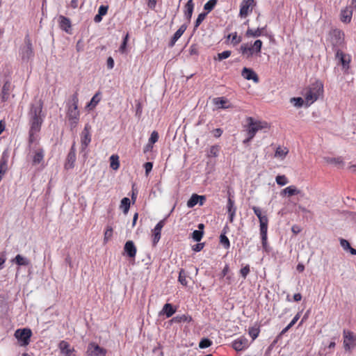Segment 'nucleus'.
Here are the masks:
<instances>
[{"mask_svg": "<svg viewBox=\"0 0 356 356\" xmlns=\"http://www.w3.org/2000/svg\"><path fill=\"white\" fill-rule=\"evenodd\" d=\"M340 245L343 250L349 252L352 255H356V250L350 246V243L347 240L341 238L340 240Z\"/></svg>", "mask_w": 356, "mask_h": 356, "instance_id": "c756f323", "label": "nucleus"}, {"mask_svg": "<svg viewBox=\"0 0 356 356\" xmlns=\"http://www.w3.org/2000/svg\"><path fill=\"white\" fill-rule=\"evenodd\" d=\"M330 40L334 47H338L343 44L344 40L343 33L338 29L330 32Z\"/></svg>", "mask_w": 356, "mask_h": 356, "instance_id": "1a4fd4ad", "label": "nucleus"}, {"mask_svg": "<svg viewBox=\"0 0 356 356\" xmlns=\"http://www.w3.org/2000/svg\"><path fill=\"white\" fill-rule=\"evenodd\" d=\"M106 354L107 350L95 342H91L88 345L87 356H106Z\"/></svg>", "mask_w": 356, "mask_h": 356, "instance_id": "0eeeda50", "label": "nucleus"}, {"mask_svg": "<svg viewBox=\"0 0 356 356\" xmlns=\"http://www.w3.org/2000/svg\"><path fill=\"white\" fill-rule=\"evenodd\" d=\"M254 6V0H243L240 6L239 16L241 17H246L252 13Z\"/></svg>", "mask_w": 356, "mask_h": 356, "instance_id": "6e6552de", "label": "nucleus"}, {"mask_svg": "<svg viewBox=\"0 0 356 356\" xmlns=\"http://www.w3.org/2000/svg\"><path fill=\"white\" fill-rule=\"evenodd\" d=\"M220 152V147L218 145H213L210 147L208 152V156L216 157L218 156Z\"/></svg>", "mask_w": 356, "mask_h": 356, "instance_id": "49530a36", "label": "nucleus"}, {"mask_svg": "<svg viewBox=\"0 0 356 356\" xmlns=\"http://www.w3.org/2000/svg\"><path fill=\"white\" fill-rule=\"evenodd\" d=\"M7 163H8V158L6 157V156L3 154L0 160V181L1 180L3 176L7 171V169H8Z\"/></svg>", "mask_w": 356, "mask_h": 356, "instance_id": "7c9ffc66", "label": "nucleus"}, {"mask_svg": "<svg viewBox=\"0 0 356 356\" xmlns=\"http://www.w3.org/2000/svg\"><path fill=\"white\" fill-rule=\"evenodd\" d=\"M58 348L63 356H77L76 351L66 341H61L58 344Z\"/></svg>", "mask_w": 356, "mask_h": 356, "instance_id": "9b49d317", "label": "nucleus"}, {"mask_svg": "<svg viewBox=\"0 0 356 356\" xmlns=\"http://www.w3.org/2000/svg\"><path fill=\"white\" fill-rule=\"evenodd\" d=\"M206 16H207V13H203L198 15L197 18L195 23V28H197L201 24V23L205 19Z\"/></svg>", "mask_w": 356, "mask_h": 356, "instance_id": "5fc2aeb1", "label": "nucleus"}, {"mask_svg": "<svg viewBox=\"0 0 356 356\" xmlns=\"http://www.w3.org/2000/svg\"><path fill=\"white\" fill-rule=\"evenodd\" d=\"M127 40H128V35H126V36L124 37V38L123 40L122 44L120 45V51L121 52L124 51V49L127 47Z\"/></svg>", "mask_w": 356, "mask_h": 356, "instance_id": "69168bd1", "label": "nucleus"}, {"mask_svg": "<svg viewBox=\"0 0 356 356\" xmlns=\"http://www.w3.org/2000/svg\"><path fill=\"white\" fill-rule=\"evenodd\" d=\"M230 56H231L230 51H224L218 54V59L219 60H222L223 59H226V58H229Z\"/></svg>", "mask_w": 356, "mask_h": 356, "instance_id": "bf43d9fd", "label": "nucleus"}, {"mask_svg": "<svg viewBox=\"0 0 356 356\" xmlns=\"http://www.w3.org/2000/svg\"><path fill=\"white\" fill-rule=\"evenodd\" d=\"M241 74L243 77L247 80H252L254 83L259 82L257 74L250 68L244 67L242 70Z\"/></svg>", "mask_w": 356, "mask_h": 356, "instance_id": "4468645a", "label": "nucleus"}, {"mask_svg": "<svg viewBox=\"0 0 356 356\" xmlns=\"http://www.w3.org/2000/svg\"><path fill=\"white\" fill-rule=\"evenodd\" d=\"M259 220L260 225V234H267L268 231V220L267 216L261 218Z\"/></svg>", "mask_w": 356, "mask_h": 356, "instance_id": "e433bc0d", "label": "nucleus"}, {"mask_svg": "<svg viewBox=\"0 0 356 356\" xmlns=\"http://www.w3.org/2000/svg\"><path fill=\"white\" fill-rule=\"evenodd\" d=\"M262 44L263 43L261 40H257L252 45L250 46L252 56L254 54H258L261 52Z\"/></svg>", "mask_w": 356, "mask_h": 356, "instance_id": "c85d7f7f", "label": "nucleus"}, {"mask_svg": "<svg viewBox=\"0 0 356 356\" xmlns=\"http://www.w3.org/2000/svg\"><path fill=\"white\" fill-rule=\"evenodd\" d=\"M352 15L353 11L349 7H346L341 11V19L344 23H349L351 21Z\"/></svg>", "mask_w": 356, "mask_h": 356, "instance_id": "aec40b11", "label": "nucleus"}, {"mask_svg": "<svg viewBox=\"0 0 356 356\" xmlns=\"http://www.w3.org/2000/svg\"><path fill=\"white\" fill-rule=\"evenodd\" d=\"M108 10V6L102 5L99 7L98 13L94 17L95 23H99L102 20L103 16L106 15Z\"/></svg>", "mask_w": 356, "mask_h": 356, "instance_id": "4be33fe9", "label": "nucleus"}, {"mask_svg": "<svg viewBox=\"0 0 356 356\" xmlns=\"http://www.w3.org/2000/svg\"><path fill=\"white\" fill-rule=\"evenodd\" d=\"M300 313H298L292 319V321L289 323V326H291L293 327L296 323V322L298 321V319L300 318Z\"/></svg>", "mask_w": 356, "mask_h": 356, "instance_id": "774afa93", "label": "nucleus"}, {"mask_svg": "<svg viewBox=\"0 0 356 356\" xmlns=\"http://www.w3.org/2000/svg\"><path fill=\"white\" fill-rule=\"evenodd\" d=\"M249 346V342L248 339L244 337H241L232 343V347L236 351H240L247 348Z\"/></svg>", "mask_w": 356, "mask_h": 356, "instance_id": "ddd939ff", "label": "nucleus"}, {"mask_svg": "<svg viewBox=\"0 0 356 356\" xmlns=\"http://www.w3.org/2000/svg\"><path fill=\"white\" fill-rule=\"evenodd\" d=\"M159 140V134L157 131H154L152 132L151 136L148 140V142L154 144Z\"/></svg>", "mask_w": 356, "mask_h": 356, "instance_id": "4d7b16f0", "label": "nucleus"}, {"mask_svg": "<svg viewBox=\"0 0 356 356\" xmlns=\"http://www.w3.org/2000/svg\"><path fill=\"white\" fill-rule=\"evenodd\" d=\"M259 330L255 327H251L249 329V334L252 337V341L254 340L259 335Z\"/></svg>", "mask_w": 356, "mask_h": 356, "instance_id": "13d9d810", "label": "nucleus"}, {"mask_svg": "<svg viewBox=\"0 0 356 356\" xmlns=\"http://www.w3.org/2000/svg\"><path fill=\"white\" fill-rule=\"evenodd\" d=\"M337 57L340 58L341 63L344 67H348L350 59L346 58V56L343 54L342 51L339 50L337 51Z\"/></svg>", "mask_w": 356, "mask_h": 356, "instance_id": "ea45409f", "label": "nucleus"}, {"mask_svg": "<svg viewBox=\"0 0 356 356\" xmlns=\"http://www.w3.org/2000/svg\"><path fill=\"white\" fill-rule=\"evenodd\" d=\"M343 346L346 351L350 352L356 347V334L352 331L343 330Z\"/></svg>", "mask_w": 356, "mask_h": 356, "instance_id": "39448f33", "label": "nucleus"}, {"mask_svg": "<svg viewBox=\"0 0 356 356\" xmlns=\"http://www.w3.org/2000/svg\"><path fill=\"white\" fill-rule=\"evenodd\" d=\"M241 53L247 58L251 57L250 45L248 43L243 44L240 47Z\"/></svg>", "mask_w": 356, "mask_h": 356, "instance_id": "79ce46f5", "label": "nucleus"}, {"mask_svg": "<svg viewBox=\"0 0 356 356\" xmlns=\"http://www.w3.org/2000/svg\"><path fill=\"white\" fill-rule=\"evenodd\" d=\"M193 9H194L193 1L188 0V2L186 3V4L185 5L184 10V17L188 22H190V20L191 19Z\"/></svg>", "mask_w": 356, "mask_h": 356, "instance_id": "6ab92c4d", "label": "nucleus"}, {"mask_svg": "<svg viewBox=\"0 0 356 356\" xmlns=\"http://www.w3.org/2000/svg\"><path fill=\"white\" fill-rule=\"evenodd\" d=\"M78 96L74 94L67 104V118L70 124L74 127L77 124L79 120L80 113L78 110Z\"/></svg>", "mask_w": 356, "mask_h": 356, "instance_id": "7ed1b4c3", "label": "nucleus"}, {"mask_svg": "<svg viewBox=\"0 0 356 356\" xmlns=\"http://www.w3.org/2000/svg\"><path fill=\"white\" fill-rule=\"evenodd\" d=\"M111 168L115 170L120 167L119 157L118 155L113 154L110 157Z\"/></svg>", "mask_w": 356, "mask_h": 356, "instance_id": "a19ab883", "label": "nucleus"}, {"mask_svg": "<svg viewBox=\"0 0 356 356\" xmlns=\"http://www.w3.org/2000/svg\"><path fill=\"white\" fill-rule=\"evenodd\" d=\"M9 91H10V86L7 83H5L2 88L1 91V100L2 102H6L9 98Z\"/></svg>", "mask_w": 356, "mask_h": 356, "instance_id": "4c0bfd02", "label": "nucleus"}, {"mask_svg": "<svg viewBox=\"0 0 356 356\" xmlns=\"http://www.w3.org/2000/svg\"><path fill=\"white\" fill-rule=\"evenodd\" d=\"M227 39L228 42H230L234 46H236L238 43H240L242 40V38L241 36H238L236 32H234L232 33H229L227 36Z\"/></svg>", "mask_w": 356, "mask_h": 356, "instance_id": "2f4dec72", "label": "nucleus"}, {"mask_svg": "<svg viewBox=\"0 0 356 356\" xmlns=\"http://www.w3.org/2000/svg\"><path fill=\"white\" fill-rule=\"evenodd\" d=\"M14 335L21 346H26L30 343L32 332L29 328L17 329Z\"/></svg>", "mask_w": 356, "mask_h": 356, "instance_id": "423d86ee", "label": "nucleus"}, {"mask_svg": "<svg viewBox=\"0 0 356 356\" xmlns=\"http://www.w3.org/2000/svg\"><path fill=\"white\" fill-rule=\"evenodd\" d=\"M264 28H258L257 29H248L246 31V35L248 37H259L262 35Z\"/></svg>", "mask_w": 356, "mask_h": 356, "instance_id": "72a5a7b5", "label": "nucleus"}, {"mask_svg": "<svg viewBox=\"0 0 356 356\" xmlns=\"http://www.w3.org/2000/svg\"><path fill=\"white\" fill-rule=\"evenodd\" d=\"M227 210L228 213L236 211V208L234 205V201L230 197H229L227 200Z\"/></svg>", "mask_w": 356, "mask_h": 356, "instance_id": "3c124183", "label": "nucleus"}, {"mask_svg": "<svg viewBox=\"0 0 356 356\" xmlns=\"http://www.w3.org/2000/svg\"><path fill=\"white\" fill-rule=\"evenodd\" d=\"M323 85L319 81H316L303 91V96L305 99V105L307 106H310L315 102L319 97L323 95Z\"/></svg>", "mask_w": 356, "mask_h": 356, "instance_id": "f03ea898", "label": "nucleus"}, {"mask_svg": "<svg viewBox=\"0 0 356 356\" xmlns=\"http://www.w3.org/2000/svg\"><path fill=\"white\" fill-rule=\"evenodd\" d=\"M59 25L62 30L66 33H70L71 29V22L70 19L63 15L59 17Z\"/></svg>", "mask_w": 356, "mask_h": 356, "instance_id": "a211bd4d", "label": "nucleus"}, {"mask_svg": "<svg viewBox=\"0 0 356 356\" xmlns=\"http://www.w3.org/2000/svg\"><path fill=\"white\" fill-rule=\"evenodd\" d=\"M124 250L129 257H135L136 254V248L132 241H128L126 242Z\"/></svg>", "mask_w": 356, "mask_h": 356, "instance_id": "f3484780", "label": "nucleus"}, {"mask_svg": "<svg viewBox=\"0 0 356 356\" xmlns=\"http://www.w3.org/2000/svg\"><path fill=\"white\" fill-rule=\"evenodd\" d=\"M186 277H187V275H186V272L183 269H181L179 273L178 280L184 286H187V284H188V282L186 280Z\"/></svg>", "mask_w": 356, "mask_h": 356, "instance_id": "8fccbe9b", "label": "nucleus"}, {"mask_svg": "<svg viewBox=\"0 0 356 356\" xmlns=\"http://www.w3.org/2000/svg\"><path fill=\"white\" fill-rule=\"evenodd\" d=\"M152 167H153V164L151 162H147L145 163L144 168L145 170L146 175H148L149 172H151V170H152Z\"/></svg>", "mask_w": 356, "mask_h": 356, "instance_id": "0e129e2a", "label": "nucleus"}, {"mask_svg": "<svg viewBox=\"0 0 356 356\" xmlns=\"http://www.w3.org/2000/svg\"><path fill=\"white\" fill-rule=\"evenodd\" d=\"M113 236V228L111 226H107L104 232V243H106Z\"/></svg>", "mask_w": 356, "mask_h": 356, "instance_id": "de8ad7c7", "label": "nucleus"}, {"mask_svg": "<svg viewBox=\"0 0 356 356\" xmlns=\"http://www.w3.org/2000/svg\"><path fill=\"white\" fill-rule=\"evenodd\" d=\"M300 193V191L294 185H291L285 188H284L280 192V195L282 197L287 196L291 197L296 195H298Z\"/></svg>", "mask_w": 356, "mask_h": 356, "instance_id": "2eb2a0df", "label": "nucleus"}, {"mask_svg": "<svg viewBox=\"0 0 356 356\" xmlns=\"http://www.w3.org/2000/svg\"><path fill=\"white\" fill-rule=\"evenodd\" d=\"M20 54L24 60H28L33 56V49L30 43L24 45L20 49Z\"/></svg>", "mask_w": 356, "mask_h": 356, "instance_id": "dca6fc26", "label": "nucleus"}, {"mask_svg": "<svg viewBox=\"0 0 356 356\" xmlns=\"http://www.w3.org/2000/svg\"><path fill=\"white\" fill-rule=\"evenodd\" d=\"M241 275L243 278H245L248 273H250V266L249 265H246L245 267L242 268L240 270Z\"/></svg>", "mask_w": 356, "mask_h": 356, "instance_id": "e2e57ef3", "label": "nucleus"}, {"mask_svg": "<svg viewBox=\"0 0 356 356\" xmlns=\"http://www.w3.org/2000/svg\"><path fill=\"white\" fill-rule=\"evenodd\" d=\"M212 344V342L208 339H203L200 341L199 347L200 348H206L209 347Z\"/></svg>", "mask_w": 356, "mask_h": 356, "instance_id": "864d4df0", "label": "nucleus"}, {"mask_svg": "<svg viewBox=\"0 0 356 356\" xmlns=\"http://www.w3.org/2000/svg\"><path fill=\"white\" fill-rule=\"evenodd\" d=\"M106 64H107V67L109 70L113 69V67H114V60H113V58L112 57H108V59H107Z\"/></svg>", "mask_w": 356, "mask_h": 356, "instance_id": "338daca9", "label": "nucleus"}, {"mask_svg": "<svg viewBox=\"0 0 356 356\" xmlns=\"http://www.w3.org/2000/svg\"><path fill=\"white\" fill-rule=\"evenodd\" d=\"M130 207V200L128 197H124L120 202V209L123 210L124 214H127Z\"/></svg>", "mask_w": 356, "mask_h": 356, "instance_id": "58836bf2", "label": "nucleus"}, {"mask_svg": "<svg viewBox=\"0 0 356 356\" xmlns=\"http://www.w3.org/2000/svg\"><path fill=\"white\" fill-rule=\"evenodd\" d=\"M76 161V154L74 151H70L67 155V161L65 164L66 169H71L74 168Z\"/></svg>", "mask_w": 356, "mask_h": 356, "instance_id": "bb28decb", "label": "nucleus"}, {"mask_svg": "<svg viewBox=\"0 0 356 356\" xmlns=\"http://www.w3.org/2000/svg\"><path fill=\"white\" fill-rule=\"evenodd\" d=\"M102 99V93L100 92H97L95 95L92 97L90 102L87 104L86 108L89 110H92L95 108Z\"/></svg>", "mask_w": 356, "mask_h": 356, "instance_id": "b1692460", "label": "nucleus"}, {"mask_svg": "<svg viewBox=\"0 0 356 356\" xmlns=\"http://www.w3.org/2000/svg\"><path fill=\"white\" fill-rule=\"evenodd\" d=\"M33 156V163L34 165L39 164L43 161L44 159V150L42 149H38L34 151Z\"/></svg>", "mask_w": 356, "mask_h": 356, "instance_id": "393cba45", "label": "nucleus"}, {"mask_svg": "<svg viewBox=\"0 0 356 356\" xmlns=\"http://www.w3.org/2000/svg\"><path fill=\"white\" fill-rule=\"evenodd\" d=\"M90 127L89 124H86L81 135V150L85 151L90 143L91 142Z\"/></svg>", "mask_w": 356, "mask_h": 356, "instance_id": "9d476101", "label": "nucleus"}, {"mask_svg": "<svg viewBox=\"0 0 356 356\" xmlns=\"http://www.w3.org/2000/svg\"><path fill=\"white\" fill-rule=\"evenodd\" d=\"M252 210L254 213V214L257 216V217L260 220L261 218L266 216V215H263L261 209L257 207H252Z\"/></svg>", "mask_w": 356, "mask_h": 356, "instance_id": "052dcab7", "label": "nucleus"}, {"mask_svg": "<svg viewBox=\"0 0 356 356\" xmlns=\"http://www.w3.org/2000/svg\"><path fill=\"white\" fill-rule=\"evenodd\" d=\"M291 102L294 106L300 108L305 104V99H303L302 97H293L291 99Z\"/></svg>", "mask_w": 356, "mask_h": 356, "instance_id": "a18cd8bd", "label": "nucleus"}, {"mask_svg": "<svg viewBox=\"0 0 356 356\" xmlns=\"http://www.w3.org/2000/svg\"><path fill=\"white\" fill-rule=\"evenodd\" d=\"M260 235L261 238L262 247L264 249V250L267 251V234H261Z\"/></svg>", "mask_w": 356, "mask_h": 356, "instance_id": "680f3d73", "label": "nucleus"}, {"mask_svg": "<svg viewBox=\"0 0 356 356\" xmlns=\"http://www.w3.org/2000/svg\"><path fill=\"white\" fill-rule=\"evenodd\" d=\"M288 152L289 150L286 147H278L275 151V156L280 159L281 160H283Z\"/></svg>", "mask_w": 356, "mask_h": 356, "instance_id": "c9c22d12", "label": "nucleus"}, {"mask_svg": "<svg viewBox=\"0 0 356 356\" xmlns=\"http://www.w3.org/2000/svg\"><path fill=\"white\" fill-rule=\"evenodd\" d=\"M165 224V219H163L160 220L154 227L152 230V243L153 245H156L157 243L159 241L161 235L162 228L164 227Z\"/></svg>", "mask_w": 356, "mask_h": 356, "instance_id": "f8f14e48", "label": "nucleus"}, {"mask_svg": "<svg viewBox=\"0 0 356 356\" xmlns=\"http://www.w3.org/2000/svg\"><path fill=\"white\" fill-rule=\"evenodd\" d=\"M203 236V231L195 230L192 233V238L195 241H200Z\"/></svg>", "mask_w": 356, "mask_h": 356, "instance_id": "603ef678", "label": "nucleus"}, {"mask_svg": "<svg viewBox=\"0 0 356 356\" xmlns=\"http://www.w3.org/2000/svg\"><path fill=\"white\" fill-rule=\"evenodd\" d=\"M176 312V309L173 308L172 305L170 303L164 305L160 314H165L167 318L171 317Z\"/></svg>", "mask_w": 356, "mask_h": 356, "instance_id": "a878e982", "label": "nucleus"}, {"mask_svg": "<svg viewBox=\"0 0 356 356\" xmlns=\"http://www.w3.org/2000/svg\"><path fill=\"white\" fill-rule=\"evenodd\" d=\"M276 183L281 186H285L289 183V179L285 175H277L275 178Z\"/></svg>", "mask_w": 356, "mask_h": 356, "instance_id": "09e8293b", "label": "nucleus"}, {"mask_svg": "<svg viewBox=\"0 0 356 356\" xmlns=\"http://www.w3.org/2000/svg\"><path fill=\"white\" fill-rule=\"evenodd\" d=\"M29 140L33 143L41 129L44 115L42 113V102L40 99H35L31 104L29 113Z\"/></svg>", "mask_w": 356, "mask_h": 356, "instance_id": "f257e3e1", "label": "nucleus"}, {"mask_svg": "<svg viewBox=\"0 0 356 356\" xmlns=\"http://www.w3.org/2000/svg\"><path fill=\"white\" fill-rule=\"evenodd\" d=\"M214 104L218 108H228L231 107L228 100L225 97H217L213 99Z\"/></svg>", "mask_w": 356, "mask_h": 356, "instance_id": "5701e85b", "label": "nucleus"}, {"mask_svg": "<svg viewBox=\"0 0 356 356\" xmlns=\"http://www.w3.org/2000/svg\"><path fill=\"white\" fill-rule=\"evenodd\" d=\"M325 161L328 163L340 164L342 163V159L339 157V158L326 157V158H325Z\"/></svg>", "mask_w": 356, "mask_h": 356, "instance_id": "6e6d98bb", "label": "nucleus"}, {"mask_svg": "<svg viewBox=\"0 0 356 356\" xmlns=\"http://www.w3.org/2000/svg\"><path fill=\"white\" fill-rule=\"evenodd\" d=\"M217 3V0H209L204 6V9L206 10L207 15L211 12Z\"/></svg>", "mask_w": 356, "mask_h": 356, "instance_id": "c03bdc74", "label": "nucleus"}, {"mask_svg": "<svg viewBox=\"0 0 356 356\" xmlns=\"http://www.w3.org/2000/svg\"><path fill=\"white\" fill-rule=\"evenodd\" d=\"M247 122L246 131L248 135L250 136V138H254L259 131L268 128V124L266 122L255 120L251 117L247 118Z\"/></svg>", "mask_w": 356, "mask_h": 356, "instance_id": "20e7f679", "label": "nucleus"}, {"mask_svg": "<svg viewBox=\"0 0 356 356\" xmlns=\"http://www.w3.org/2000/svg\"><path fill=\"white\" fill-rule=\"evenodd\" d=\"M199 200H206V197L204 195H198L197 194L192 195L187 202V207L188 208H193L199 202Z\"/></svg>", "mask_w": 356, "mask_h": 356, "instance_id": "cd10ccee", "label": "nucleus"}, {"mask_svg": "<svg viewBox=\"0 0 356 356\" xmlns=\"http://www.w3.org/2000/svg\"><path fill=\"white\" fill-rule=\"evenodd\" d=\"M171 321H172V322L176 323H182V322L189 323L192 321V318L189 315L181 314V315H177V316H175L174 318H172V319Z\"/></svg>", "mask_w": 356, "mask_h": 356, "instance_id": "473e14b6", "label": "nucleus"}, {"mask_svg": "<svg viewBox=\"0 0 356 356\" xmlns=\"http://www.w3.org/2000/svg\"><path fill=\"white\" fill-rule=\"evenodd\" d=\"M13 262H15L19 266H28L29 261L26 257L21 254H17L13 260Z\"/></svg>", "mask_w": 356, "mask_h": 356, "instance_id": "f704fd0d", "label": "nucleus"}, {"mask_svg": "<svg viewBox=\"0 0 356 356\" xmlns=\"http://www.w3.org/2000/svg\"><path fill=\"white\" fill-rule=\"evenodd\" d=\"M187 29V26L186 24H182L179 29L175 33L172 40L170 42V46L172 47L175 45V42L181 38L183 33Z\"/></svg>", "mask_w": 356, "mask_h": 356, "instance_id": "412c9836", "label": "nucleus"}, {"mask_svg": "<svg viewBox=\"0 0 356 356\" xmlns=\"http://www.w3.org/2000/svg\"><path fill=\"white\" fill-rule=\"evenodd\" d=\"M226 232H224L220 236V243L225 249H229L230 247V243L229 238L225 235Z\"/></svg>", "mask_w": 356, "mask_h": 356, "instance_id": "37998d69", "label": "nucleus"}]
</instances>
